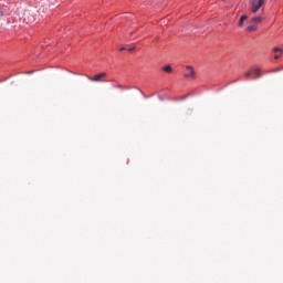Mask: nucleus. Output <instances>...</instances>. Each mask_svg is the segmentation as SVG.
<instances>
[{
    "instance_id": "1",
    "label": "nucleus",
    "mask_w": 283,
    "mask_h": 283,
    "mask_svg": "<svg viewBox=\"0 0 283 283\" xmlns=\"http://www.w3.org/2000/svg\"><path fill=\"white\" fill-rule=\"evenodd\" d=\"M106 76H107V73L102 72V73L95 75L94 77L87 76V78H88V81H92V83H108L109 81L103 80Z\"/></svg>"
},
{
    "instance_id": "2",
    "label": "nucleus",
    "mask_w": 283,
    "mask_h": 283,
    "mask_svg": "<svg viewBox=\"0 0 283 283\" xmlns=\"http://www.w3.org/2000/svg\"><path fill=\"white\" fill-rule=\"evenodd\" d=\"M262 6H264V0H259V1L252 0L253 14H255L260 10V8H262Z\"/></svg>"
},
{
    "instance_id": "3",
    "label": "nucleus",
    "mask_w": 283,
    "mask_h": 283,
    "mask_svg": "<svg viewBox=\"0 0 283 283\" xmlns=\"http://www.w3.org/2000/svg\"><path fill=\"white\" fill-rule=\"evenodd\" d=\"M188 71L184 76L185 78H196V71H193V66H186Z\"/></svg>"
},
{
    "instance_id": "4",
    "label": "nucleus",
    "mask_w": 283,
    "mask_h": 283,
    "mask_svg": "<svg viewBox=\"0 0 283 283\" xmlns=\"http://www.w3.org/2000/svg\"><path fill=\"white\" fill-rule=\"evenodd\" d=\"M273 52L275 53L274 59H275V61H277L279 59H281V56L283 54V49L274 48Z\"/></svg>"
},
{
    "instance_id": "5",
    "label": "nucleus",
    "mask_w": 283,
    "mask_h": 283,
    "mask_svg": "<svg viewBox=\"0 0 283 283\" xmlns=\"http://www.w3.org/2000/svg\"><path fill=\"white\" fill-rule=\"evenodd\" d=\"M253 74H254L255 80L261 78V76H262V72L259 67L253 69Z\"/></svg>"
},
{
    "instance_id": "6",
    "label": "nucleus",
    "mask_w": 283,
    "mask_h": 283,
    "mask_svg": "<svg viewBox=\"0 0 283 283\" xmlns=\"http://www.w3.org/2000/svg\"><path fill=\"white\" fill-rule=\"evenodd\" d=\"M248 19L247 14L242 15L239 20V28H242V25H244V21Z\"/></svg>"
},
{
    "instance_id": "7",
    "label": "nucleus",
    "mask_w": 283,
    "mask_h": 283,
    "mask_svg": "<svg viewBox=\"0 0 283 283\" xmlns=\"http://www.w3.org/2000/svg\"><path fill=\"white\" fill-rule=\"evenodd\" d=\"M163 72H166L167 74H171V72H174V69H171V65H166L163 69Z\"/></svg>"
},
{
    "instance_id": "8",
    "label": "nucleus",
    "mask_w": 283,
    "mask_h": 283,
    "mask_svg": "<svg viewBox=\"0 0 283 283\" xmlns=\"http://www.w3.org/2000/svg\"><path fill=\"white\" fill-rule=\"evenodd\" d=\"M252 23H262V17H254L251 19Z\"/></svg>"
},
{
    "instance_id": "9",
    "label": "nucleus",
    "mask_w": 283,
    "mask_h": 283,
    "mask_svg": "<svg viewBox=\"0 0 283 283\" xmlns=\"http://www.w3.org/2000/svg\"><path fill=\"white\" fill-rule=\"evenodd\" d=\"M245 30H247V32H255V31H258V27L249 25Z\"/></svg>"
},
{
    "instance_id": "10",
    "label": "nucleus",
    "mask_w": 283,
    "mask_h": 283,
    "mask_svg": "<svg viewBox=\"0 0 283 283\" xmlns=\"http://www.w3.org/2000/svg\"><path fill=\"white\" fill-rule=\"evenodd\" d=\"M245 77H247V78H251V71H248V72L245 73Z\"/></svg>"
},
{
    "instance_id": "11",
    "label": "nucleus",
    "mask_w": 283,
    "mask_h": 283,
    "mask_svg": "<svg viewBox=\"0 0 283 283\" xmlns=\"http://www.w3.org/2000/svg\"><path fill=\"white\" fill-rule=\"evenodd\" d=\"M127 50H128V52H134V50H136V46L129 48Z\"/></svg>"
},
{
    "instance_id": "12",
    "label": "nucleus",
    "mask_w": 283,
    "mask_h": 283,
    "mask_svg": "<svg viewBox=\"0 0 283 283\" xmlns=\"http://www.w3.org/2000/svg\"><path fill=\"white\" fill-rule=\"evenodd\" d=\"M125 50H126L125 48H120V49H119L120 52H123V51H125Z\"/></svg>"
},
{
    "instance_id": "13",
    "label": "nucleus",
    "mask_w": 283,
    "mask_h": 283,
    "mask_svg": "<svg viewBox=\"0 0 283 283\" xmlns=\"http://www.w3.org/2000/svg\"><path fill=\"white\" fill-rule=\"evenodd\" d=\"M3 17V12L2 11H0V18H2Z\"/></svg>"
},
{
    "instance_id": "14",
    "label": "nucleus",
    "mask_w": 283,
    "mask_h": 283,
    "mask_svg": "<svg viewBox=\"0 0 283 283\" xmlns=\"http://www.w3.org/2000/svg\"><path fill=\"white\" fill-rule=\"evenodd\" d=\"M275 72H280V69H276Z\"/></svg>"
}]
</instances>
